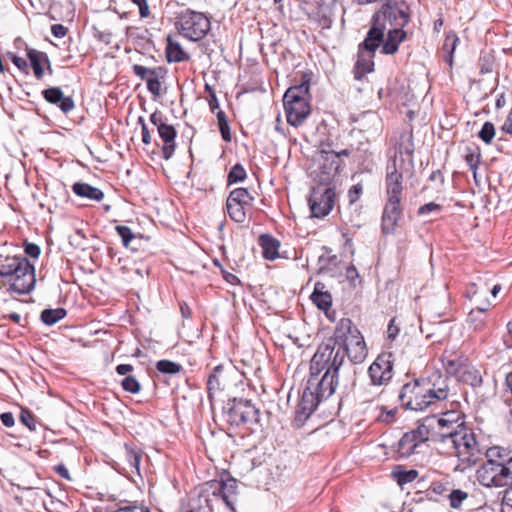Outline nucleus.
Segmentation results:
<instances>
[{"label": "nucleus", "mask_w": 512, "mask_h": 512, "mask_svg": "<svg viewBox=\"0 0 512 512\" xmlns=\"http://www.w3.org/2000/svg\"><path fill=\"white\" fill-rule=\"evenodd\" d=\"M448 395V377L438 374L437 381L430 377H419L405 383L399 391L398 400L405 410L425 411L437 407Z\"/></svg>", "instance_id": "f257e3e1"}, {"label": "nucleus", "mask_w": 512, "mask_h": 512, "mask_svg": "<svg viewBox=\"0 0 512 512\" xmlns=\"http://www.w3.org/2000/svg\"><path fill=\"white\" fill-rule=\"evenodd\" d=\"M486 461L477 469L476 478L486 488H502L512 482V450L491 446L485 452Z\"/></svg>", "instance_id": "f03ea898"}, {"label": "nucleus", "mask_w": 512, "mask_h": 512, "mask_svg": "<svg viewBox=\"0 0 512 512\" xmlns=\"http://www.w3.org/2000/svg\"><path fill=\"white\" fill-rule=\"evenodd\" d=\"M9 284V290L24 295L30 293L36 283L34 265L24 256L0 254V289Z\"/></svg>", "instance_id": "7ed1b4c3"}, {"label": "nucleus", "mask_w": 512, "mask_h": 512, "mask_svg": "<svg viewBox=\"0 0 512 512\" xmlns=\"http://www.w3.org/2000/svg\"><path fill=\"white\" fill-rule=\"evenodd\" d=\"M351 363H362L368 354L364 337L349 318H342L336 324L334 333L328 338Z\"/></svg>", "instance_id": "20e7f679"}, {"label": "nucleus", "mask_w": 512, "mask_h": 512, "mask_svg": "<svg viewBox=\"0 0 512 512\" xmlns=\"http://www.w3.org/2000/svg\"><path fill=\"white\" fill-rule=\"evenodd\" d=\"M311 77L304 73L299 84L289 87L283 96V105L287 122L293 127H299L310 115L309 90Z\"/></svg>", "instance_id": "39448f33"}, {"label": "nucleus", "mask_w": 512, "mask_h": 512, "mask_svg": "<svg viewBox=\"0 0 512 512\" xmlns=\"http://www.w3.org/2000/svg\"><path fill=\"white\" fill-rule=\"evenodd\" d=\"M441 442L450 439L456 450L459 460L458 467L461 471L475 465L479 460L480 449L475 437V433L471 428L462 427L458 431L440 432Z\"/></svg>", "instance_id": "423d86ee"}, {"label": "nucleus", "mask_w": 512, "mask_h": 512, "mask_svg": "<svg viewBox=\"0 0 512 512\" xmlns=\"http://www.w3.org/2000/svg\"><path fill=\"white\" fill-rule=\"evenodd\" d=\"M222 417L229 429L240 426L253 429L252 426L260 422V411L250 400L234 397L223 406Z\"/></svg>", "instance_id": "0eeeda50"}, {"label": "nucleus", "mask_w": 512, "mask_h": 512, "mask_svg": "<svg viewBox=\"0 0 512 512\" xmlns=\"http://www.w3.org/2000/svg\"><path fill=\"white\" fill-rule=\"evenodd\" d=\"M344 363L345 356L342 354V350L337 349L327 338L318 345L311 358L309 370L314 371L315 374H321L325 371L339 374Z\"/></svg>", "instance_id": "6e6552de"}, {"label": "nucleus", "mask_w": 512, "mask_h": 512, "mask_svg": "<svg viewBox=\"0 0 512 512\" xmlns=\"http://www.w3.org/2000/svg\"><path fill=\"white\" fill-rule=\"evenodd\" d=\"M176 27L185 38L197 42L211 29V22L202 12L186 9L177 17Z\"/></svg>", "instance_id": "1a4fd4ad"}, {"label": "nucleus", "mask_w": 512, "mask_h": 512, "mask_svg": "<svg viewBox=\"0 0 512 512\" xmlns=\"http://www.w3.org/2000/svg\"><path fill=\"white\" fill-rule=\"evenodd\" d=\"M243 375L232 365H217L210 372L207 379L208 399L212 404L217 392L230 390L232 387L242 383Z\"/></svg>", "instance_id": "9d476101"}, {"label": "nucleus", "mask_w": 512, "mask_h": 512, "mask_svg": "<svg viewBox=\"0 0 512 512\" xmlns=\"http://www.w3.org/2000/svg\"><path fill=\"white\" fill-rule=\"evenodd\" d=\"M336 192L331 184H321L311 189L308 197V204L312 217L323 218L327 216L334 207Z\"/></svg>", "instance_id": "9b49d317"}, {"label": "nucleus", "mask_w": 512, "mask_h": 512, "mask_svg": "<svg viewBox=\"0 0 512 512\" xmlns=\"http://www.w3.org/2000/svg\"><path fill=\"white\" fill-rule=\"evenodd\" d=\"M374 16H379L385 26L389 22L394 28H404L410 21L411 12L405 0H385Z\"/></svg>", "instance_id": "f8f14e48"}, {"label": "nucleus", "mask_w": 512, "mask_h": 512, "mask_svg": "<svg viewBox=\"0 0 512 512\" xmlns=\"http://www.w3.org/2000/svg\"><path fill=\"white\" fill-rule=\"evenodd\" d=\"M150 122L157 127L158 135L163 142L162 156L169 160L176 149L177 131L173 125L166 123L163 113L159 110L150 115Z\"/></svg>", "instance_id": "ddd939ff"}, {"label": "nucleus", "mask_w": 512, "mask_h": 512, "mask_svg": "<svg viewBox=\"0 0 512 512\" xmlns=\"http://www.w3.org/2000/svg\"><path fill=\"white\" fill-rule=\"evenodd\" d=\"M320 156L322 162L317 174V180L321 184H331L333 177L343 169L344 163L341 159H338L336 151L330 149V144L328 143L321 144Z\"/></svg>", "instance_id": "4468645a"}, {"label": "nucleus", "mask_w": 512, "mask_h": 512, "mask_svg": "<svg viewBox=\"0 0 512 512\" xmlns=\"http://www.w3.org/2000/svg\"><path fill=\"white\" fill-rule=\"evenodd\" d=\"M339 382V374L325 371L322 375L310 371L306 386L313 391L320 399L326 400L334 394Z\"/></svg>", "instance_id": "2eb2a0df"}, {"label": "nucleus", "mask_w": 512, "mask_h": 512, "mask_svg": "<svg viewBox=\"0 0 512 512\" xmlns=\"http://www.w3.org/2000/svg\"><path fill=\"white\" fill-rule=\"evenodd\" d=\"M392 355L381 354L370 365L368 374L373 385H386L393 377Z\"/></svg>", "instance_id": "dca6fc26"}, {"label": "nucleus", "mask_w": 512, "mask_h": 512, "mask_svg": "<svg viewBox=\"0 0 512 512\" xmlns=\"http://www.w3.org/2000/svg\"><path fill=\"white\" fill-rule=\"evenodd\" d=\"M403 174L399 171L396 157L386 167V201L401 202L403 193Z\"/></svg>", "instance_id": "f3484780"}, {"label": "nucleus", "mask_w": 512, "mask_h": 512, "mask_svg": "<svg viewBox=\"0 0 512 512\" xmlns=\"http://www.w3.org/2000/svg\"><path fill=\"white\" fill-rule=\"evenodd\" d=\"M321 402L322 399L306 386L295 410L294 425L302 427Z\"/></svg>", "instance_id": "a211bd4d"}, {"label": "nucleus", "mask_w": 512, "mask_h": 512, "mask_svg": "<svg viewBox=\"0 0 512 512\" xmlns=\"http://www.w3.org/2000/svg\"><path fill=\"white\" fill-rule=\"evenodd\" d=\"M403 218L401 202L386 201L381 216V232L393 235Z\"/></svg>", "instance_id": "6ab92c4d"}, {"label": "nucleus", "mask_w": 512, "mask_h": 512, "mask_svg": "<svg viewBox=\"0 0 512 512\" xmlns=\"http://www.w3.org/2000/svg\"><path fill=\"white\" fill-rule=\"evenodd\" d=\"M386 26L380 22L379 16H372L370 20V28L366 34L365 39L359 44L361 49L368 52H376L377 49L383 45L385 37Z\"/></svg>", "instance_id": "aec40b11"}, {"label": "nucleus", "mask_w": 512, "mask_h": 512, "mask_svg": "<svg viewBox=\"0 0 512 512\" xmlns=\"http://www.w3.org/2000/svg\"><path fill=\"white\" fill-rule=\"evenodd\" d=\"M42 97L49 104L57 106L64 114L75 109V102L72 96H64L60 87H50L42 90Z\"/></svg>", "instance_id": "412c9836"}, {"label": "nucleus", "mask_w": 512, "mask_h": 512, "mask_svg": "<svg viewBox=\"0 0 512 512\" xmlns=\"http://www.w3.org/2000/svg\"><path fill=\"white\" fill-rule=\"evenodd\" d=\"M437 423L442 425L444 422L437 420L436 415L427 416L419 421L418 426L415 429L409 432L414 434V437L420 444L428 441L430 437L434 440H438L436 431Z\"/></svg>", "instance_id": "4be33fe9"}, {"label": "nucleus", "mask_w": 512, "mask_h": 512, "mask_svg": "<svg viewBox=\"0 0 512 512\" xmlns=\"http://www.w3.org/2000/svg\"><path fill=\"white\" fill-rule=\"evenodd\" d=\"M376 52H368L361 49L358 45L357 60L354 65V77L356 80H361L366 74L374 70V57Z\"/></svg>", "instance_id": "5701e85b"}, {"label": "nucleus", "mask_w": 512, "mask_h": 512, "mask_svg": "<svg viewBox=\"0 0 512 512\" xmlns=\"http://www.w3.org/2000/svg\"><path fill=\"white\" fill-rule=\"evenodd\" d=\"M437 420L444 422L442 425L437 423L436 431L437 439H439V441H441V437L439 436L440 432H453V430L458 431V429H461L462 427H467L465 425L464 415L454 411H447L443 413L442 417H437Z\"/></svg>", "instance_id": "b1692460"}, {"label": "nucleus", "mask_w": 512, "mask_h": 512, "mask_svg": "<svg viewBox=\"0 0 512 512\" xmlns=\"http://www.w3.org/2000/svg\"><path fill=\"white\" fill-rule=\"evenodd\" d=\"M407 32L403 28H393L387 32L386 38L382 45L381 53L384 55H393L398 49L399 45L405 41Z\"/></svg>", "instance_id": "393cba45"}, {"label": "nucleus", "mask_w": 512, "mask_h": 512, "mask_svg": "<svg viewBox=\"0 0 512 512\" xmlns=\"http://www.w3.org/2000/svg\"><path fill=\"white\" fill-rule=\"evenodd\" d=\"M220 491L222 492V500L226 506L232 512H236L234 504L230 500V496L237 495L238 484L237 480L226 471H224L220 477Z\"/></svg>", "instance_id": "a878e982"}, {"label": "nucleus", "mask_w": 512, "mask_h": 512, "mask_svg": "<svg viewBox=\"0 0 512 512\" xmlns=\"http://www.w3.org/2000/svg\"><path fill=\"white\" fill-rule=\"evenodd\" d=\"M27 57L34 76L37 80H41L45 72V64H49V57L45 52L38 51L33 48L27 49Z\"/></svg>", "instance_id": "bb28decb"}, {"label": "nucleus", "mask_w": 512, "mask_h": 512, "mask_svg": "<svg viewBox=\"0 0 512 512\" xmlns=\"http://www.w3.org/2000/svg\"><path fill=\"white\" fill-rule=\"evenodd\" d=\"M166 40L167 44L165 48V55L167 62L180 63L190 59L189 54L184 51L179 42L173 40L170 35L167 36Z\"/></svg>", "instance_id": "cd10ccee"}, {"label": "nucleus", "mask_w": 512, "mask_h": 512, "mask_svg": "<svg viewBox=\"0 0 512 512\" xmlns=\"http://www.w3.org/2000/svg\"><path fill=\"white\" fill-rule=\"evenodd\" d=\"M258 243L262 248V255L267 260H275L279 257L280 241L270 234L259 236Z\"/></svg>", "instance_id": "c85d7f7f"}, {"label": "nucleus", "mask_w": 512, "mask_h": 512, "mask_svg": "<svg viewBox=\"0 0 512 512\" xmlns=\"http://www.w3.org/2000/svg\"><path fill=\"white\" fill-rule=\"evenodd\" d=\"M312 302L320 309L327 312L332 306V296L325 290V284L316 282L311 294Z\"/></svg>", "instance_id": "c756f323"}, {"label": "nucleus", "mask_w": 512, "mask_h": 512, "mask_svg": "<svg viewBox=\"0 0 512 512\" xmlns=\"http://www.w3.org/2000/svg\"><path fill=\"white\" fill-rule=\"evenodd\" d=\"M419 445L420 443H418L414 437V434L410 433L409 431L404 433L397 445V458L405 459L410 457L415 453V450Z\"/></svg>", "instance_id": "7c9ffc66"}, {"label": "nucleus", "mask_w": 512, "mask_h": 512, "mask_svg": "<svg viewBox=\"0 0 512 512\" xmlns=\"http://www.w3.org/2000/svg\"><path fill=\"white\" fill-rule=\"evenodd\" d=\"M75 195L92 201L100 202L104 198V193L97 187L85 182H75L72 186Z\"/></svg>", "instance_id": "2f4dec72"}, {"label": "nucleus", "mask_w": 512, "mask_h": 512, "mask_svg": "<svg viewBox=\"0 0 512 512\" xmlns=\"http://www.w3.org/2000/svg\"><path fill=\"white\" fill-rule=\"evenodd\" d=\"M455 375L458 377L460 382L470 385L474 388L479 387L482 384L481 373L474 367H459L455 369Z\"/></svg>", "instance_id": "473e14b6"}, {"label": "nucleus", "mask_w": 512, "mask_h": 512, "mask_svg": "<svg viewBox=\"0 0 512 512\" xmlns=\"http://www.w3.org/2000/svg\"><path fill=\"white\" fill-rule=\"evenodd\" d=\"M132 70L138 78L146 83H148L149 78H153L154 76L166 77L167 75V69L163 66L148 68L139 64H134L132 66Z\"/></svg>", "instance_id": "72a5a7b5"}, {"label": "nucleus", "mask_w": 512, "mask_h": 512, "mask_svg": "<svg viewBox=\"0 0 512 512\" xmlns=\"http://www.w3.org/2000/svg\"><path fill=\"white\" fill-rule=\"evenodd\" d=\"M125 460L128 463L132 472L140 475V462L142 458V451L137 450L130 444H125Z\"/></svg>", "instance_id": "f704fd0d"}, {"label": "nucleus", "mask_w": 512, "mask_h": 512, "mask_svg": "<svg viewBox=\"0 0 512 512\" xmlns=\"http://www.w3.org/2000/svg\"><path fill=\"white\" fill-rule=\"evenodd\" d=\"M66 315V309L61 307L56 309H44L40 314V319L45 325L52 326L65 318Z\"/></svg>", "instance_id": "c9c22d12"}, {"label": "nucleus", "mask_w": 512, "mask_h": 512, "mask_svg": "<svg viewBox=\"0 0 512 512\" xmlns=\"http://www.w3.org/2000/svg\"><path fill=\"white\" fill-rule=\"evenodd\" d=\"M227 199L247 207L252 205L254 196L246 188L241 187L232 190Z\"/></svg>", "instance_id": "e433bc0d"}, {"label": "nucleus", "mask_w": 512, "mask_h": 512, "mask_svg": "<svg viewBox=\"0 0 512 512\" xmlns=\"http://www.w3.org/2000/svg\"><path fill=\"white\" fill-rule=\"evenodd\" d=\"M226 211L231 220L236 223H244L246 220V206L226 200Z\"/></svg>", "instance_id": "4c0bfd02"}, {"label": "nucleus", "mask_w": 512, "mask_h": 512, "mask_svg": "<svg viewBox=\"0 0 512 512\" xmlns=\"http://www.w3.org/2000/svg\"><path fill=\"white\" fill-rule=\"evenodd\" d=\"M406 138V143L401 142L398 147V152L402 156L405 154L408 157V165L413 170L414 161H413V153H414V143H413V135L412 133H407L401 135V139Z\"/></svg>", "instance_id": "58836bf2"}, {"label": "nucleus", "mask_w": 512, "mask_h": 512, "mask_svg": "<svg viewBox=\"0 0 512 512\" xmlns=\"http://www.w3.org/2000/svg\"><path fill=\"white\" fill-rule=\"evenodd\" d=\"M394 478L400 486L413 482L418 477V471L415 469L404 470L402 466H396L392 472Z\"/></svg>", "instance_id": "ea45409f"}, {"label": "nucleus", "mask_w": 512, "mask_h": 512, "mask_svg": "<svg viewBox=\"0 0 512 512\" xmlns=\"http://www.w3.org/2000/svg\"><path fill=\"white\" fill-rule=\"evenodd\" d=\"M486 308L472 309L468 315V321L473 325L474 330L480 331L486 324Z\"/></svg>", "instance_id": "a19ab883"}, {"label": "nucleus", "mask_w": 512, "mask_h": 512, "mask_svg": "<svg viewBox=\"0 0 512 512\" xmlns=\"http://www.w3.org/2000/svg\"><path fill=\"white\" fill-rule=\"evenodd\" d=\"M459 41L457 34L453 31H450L444 40L443 43V51L447 52V56L445 57V61L451 66L453 62V54L456 49V45Z\"/></svg>", "instance_id": "79ce46f5"}, {"label": "nucleus", "mask_w": 512, "mask_h": 512, "mask_svg": "<svg viewBox=\"0 0 512 512\" xmlns=\"http://www.w3.org/2000/svg\"><path fill=\"white\" fill-rule=\"evenodd\" d=\"M156 369L164 375H176L183 371V367L174 361L162 359L156 363Z\"/></svg>", "instance_id": "37998d69"}, {"label": "nucleus", "mask_w": 512, "mask_h": 512, "mask_svg": "<svg viewBox=\"0 0 512 512\" xmlns=\"http://www.w3.org/2000/svg\"><path fill=\"white\" fill-rule=\"evenodd\" d=\"M359 123L363 131H369L372 128L377 129L380 124V118L375 112L367 111L361 115Z\"/></svg>", "instance_id": "c03bdc74"}, {"label": "nucleus", "mask_w": 512, "mask_h": 512, "mask_svg": "<svg viewBox=\"0 0 512 512\" xmlns=\"http://www.w3.org/2000/svg\"><path fill=\"white\" fill-rule=\"evenodd\" d=\"M247 177L246 170L241 164H235L230 169L228 176H227V182L229 185L235 184L238 182H242Z\"/></svg>", "instance_id": "a18cd8bd"}, {"label": "nucleus", "mask_w": 512, "mask_h": 512, "mask_svg": "<svg viewBox=\"0 0 512 512\" xmlns=\"http://www.w3.org/2000/svg\"><path fill=\"white\" fill-rule=\"evenodd\" d=\"M19 419L20 422L24 426H26L30 431H36L37 420L31 410L25 407H21Z\"/></svg>", "instance_id": "49530a36"}, {"label": "nucleus", "mask_w": 512, "mask_h": 512, "mask_svg": "<svg viewBox=\"0 0 512 512\" xmlns=\"http://www.w3.org/2000/svg\"><path fill=\"white\" fill-rule=\"evenodd\" d=\"M495 136V126L492 122L486 121L480 131L478 132V137L485 143L491 144L492 140Z\"/></svg>", "instance_id": "de8ad7c7"}, {"label": "nucleus", "mask_w": 512, "mask_h": 512, "mask_svg": "<svg viewBox=\"0 0 512 512\" xmlns=\"http://www.w3.org/2000/svg\"><path fill=\"white\" fill-rule=\"evenodd\" d=\"M450 506L453 509H459L463 503L468 498V493L461 489H453L448 495Z\"/></svg>", "instance_id": "09e8293b"}, {"label": "nucleus", "mask_w": 512, "mask_h": 512, "mask_svg": "<svg viewBox=\"0 0 512 512\" xmlns=\"http://www.w3.org/2000/svg\"><path fill=\"white\" fill-rule=\"evenodd\" d=\"M468 153L465 155V161L469 166L472 174H475V170H478V166L481 161V153L477 148V151H473L471 148H467Z\"/></svg>", "instance_id": "8fccbe9b"}, {"label": "nucleus", "mask_w": 512, "mask_h": 512, "mask_svg": "<svg viewBox=\"0 0 512 512\" xmlns=\"http://www.w3.org/2000/svg\"><path fill=\"white\" fill-rule=\"evenodd\" d=\"M121 386L124 391L129 392L131 394H137L141 390V385H140L139 381L135 377L130 376V375L126 376L121 381Z\"/></svg>", "instance_id": "3c124183"}, {"label": "nucleus", "mask_w": 512, "mask_h": 512, "mask_svg": "<svg viewBox=\"0 0 512 512\" xmlns=\"http://www.w3.org/2000/svg\"><path fill=\"white\" fill-rule=\"evenodd\" d=\"M115 230H116L117 234L121 237L122 244L126 248H129L130 243L135 238V234L132 232V230L128 226H125V225H117L115 227Z\"/></svg>", "instance_id": "603ef678"}, {"label": "nucleus", "mask_w": 512, "mask_h": 512, "mask_svg": "<svg viewBox=\"0 0 512 512\" xmlns=\"http://www.w3.org/2000/svg\"><path fill=\"white\" fill-rule=\"evenodd\" d=\"M165 77H156L149 78L147 84L148 91L154 96V98H158L161 95V79Z\"/></svg>", "instance_id": "864d4df0"}, {"label": "nucleus", "mask_w": 512, "mask_h": 512, "mask_svg": "<svg viewBox=\"0 0 512 512\" xmlns=\"http://www.w3.org/2000/svg\"><path fill=\"white\" fill-rule=\"evenodd\" d=\"M7 57L13 62V64L20 71H22V72H24L26 74L28 73V63H27V61L24 58L14 54V53H12V52H8L7 53Z\"/></svg>", "instance_id": "5fc2aeb1"}, {"label": "nucleus", "mask_w": 512, "mask_h": 512, "mask_svg": "<svg viewBox=\"0 0 512 512\" xmlns=\"http://www.w3.org/2000/svg\"><path fill=\"white\" fill-rule=\"evenodd\" d=\"M493 60L489 56H481L479 58L480 74H487L493 70Z\"/></svg>", "instance_id": "6e6d98bb"}, {"label": "nucleus", "mask_w": 512, "mask_h": 512, "mask_svg": "<svg viewBox=\"0 0 512 512\" xmlns=\"http://www.w3.org/2000/svg\"><path fill=\"white\" fill-rule=\"evenodd\" d=\"M442 206L440 204H437L435 202H429L426 203L418 208L417 214L419 216L426 215L428 213L434 212V211H441Z\"/></svg>", "instance_id": "4d7b16f0"}, {"label": "nucleus", "mask_w": 512, "mask_h": 512, "mask_svg": "<svg viewBox=\"0 0 512 512\" xmlns=\"http://www.w3.org/2000/svg\"><path fill=\"white\" fill-rule=\"evenodd\" d=\"M363 192V187L360 183L353 185L348 191L349 203L354 204L357 202Z\"/></svg>", "instance_id": "13d9d810"}, {"label": "nucleus", "mask_w": 512, "mask_h": 512, "mask_svg": "<svg viewBox=\"0 0 512 512\" xmlns=\"http://www.w3.org/2000/svg\"><path fill=\"white\" fill-rule=\"evenodd\" d=\"M24 252L32 258H38L41 253V249L37 244L25 241Z\"/></svg>", "instance_id": "bf43d9fd"}, {"label": "nucleus", "mask_w": 512, "mask_h": 512, "mask_svg": "<svg viewBox=\"0 0 512 512\" xmlns=\"http://www.w3.org/2000/svg\"><path fill=\"white\" fill-rule=\"evenodd\" d=\"M139 9V15L141 18H148L150 16V9L147 0H132Z\"/></svg>", "instance_id": "052dcab7"}, {"label": "nucleus", "mask_w": 512, "mask_h": 512, "mask_svg": "<svg viewBox=\"0 0 512 512\" xmlns=\"http://www.w3.org/2000/svg\"><path fill=\"white\" fill-rule=\"evenodd\" d=\"M400 332L399 326L396 324V319L392 318L389 321L388 327H387V337L389 340H395Z\"/></svg>", "instance_id": "680f3d73"}, {"label": "nucleus", "mask_w": 512, "mask_h": 512, "mask_svg": "<svg viewBox=\"0 0 512 512\" xmlns=\"http://www.w3.org/2000/svg\"><path fill=\"white\" fill-rule=\"evenodd\" d=\"M218 128H219L220 134L222 136V139L225 142H230L232 137H231L230 126H229L228 120H226L224 122H218Z\"/></svg>", "instance_id": "e2e57ef3"}, {"label": "nucleus", "mask_w": 512, "mask_h": 512, "mask_svg": "<svg viewBox=\"0 0 512 512\" xmlns=\"http://www.w3.org/2000/svg\"><path fill=\"white\" fill-rule=\"evenodd\" d=\"M113 512H150L149 508L146 506H138V505H127L123 507H119L117 510Z\"/></svg>", "instance_id": "0e129e2a"}, {"label": "nucleus", "mask_w": 512, "mask_h": 512, "mask_svg": "<svg viewBox=\"0 0 512 512\" xmlns=\"http://www.w3.org/2000/svg\"><path fill=\"white\" fill-rule=\"evenodd\" d=\"M51 32L56 38H63L68 33V28L62 24H54L51 27Z\"/></svg>", "instance_id": "69168bd1"}, {"label": "nucleus", "mask_w": 512, "mask_h": 512, "mask_svg": "<svg viewBox=\"0 0 512 512\" xmlns=\"http://www.w3.org/2000/svg\"><path fill=\"white\" fill-rule=\"evenodd\" d=\"M1 423L7 427H13L15 425V419L11 412H3L0 414Z\"/></svg>", "instance_id": "338daca9"}, {"label": "nucleus", "mask_w": 512, "mask_h": 512, "mask_svg": "<svg viewBox=\"0 0 512 512\" xmlns=\"http://www.w3.org/2000/svg\"><path fill=\"white\" fill-rule=\"evenodd\" d=\"M509 487L504 491L502 497V506L508 507L512 510V484L508 485Z\"/></svg>", "instance_id": "774afa93"}]
</instances>
